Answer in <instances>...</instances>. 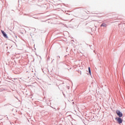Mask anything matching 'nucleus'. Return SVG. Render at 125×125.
<instances>
[{"instance_id": "f03ea898", "label": "nucleus", "mask_w": 125, "mask_h": 125, "mask_svg": "<svg viewBox=\"0 0 125 125\" xmlns=\"http://www.w3.org/2000/svg\"><path fill=\"white\" fill-rule=\"evenodd\" d=\"M115 120L118 122L119 124H121L122 123H123V119H121L120 117L116 118Z\"/></svg>"}, {"instance_id": "f257e3e1", "label": "nucleus", "mask_w": 125, "mask_h": 125, "mask_svg": "<svg viewBox=\"0 0 125 125\" xmlns=\"http://www.w3.org/2000/svg\"><path fill=\"white\" fill-rule=\"evenodd\" d=\"M116 114L119 118H122V117H123V113H122V112L119 110L116 111Z\"/></svg>"}, {"instance_id": "20e7f679", "label": "nucleus", "mask_w": 125, "mask_h": 125, "mask_svg": "<svg viewBox=\"0 0 125 125\" xmlns=\"http://www.w3.org/2000/svg\"><path fill=\"white\" fill-rule=\"evenodd\" d=\"M101 27H107V24H106V23H103L101 25Z\"/></svg>"}, {"instance_id": "39448f33", "label": "nucleus", "mask_w": 125, "mask_h": 125, "mask_svg": "<svg viewBox=\"0 0 125 125\" xmlns=\"http://www.w3.org/2000/svg\"><path fill=\"white\" fill-rule=\"evenodd\" d=\"M88 69L89 74V75H90V76H91V70H90V67H89L88 68Z\"/></svg>"}, {"instance_id": "7ed1b4c3", "label": "nucleus", "mask_w": 125, "mask_h": 125, "mask_svg": "<svg viewBox=\"0 0 125 125\" xmlns=\"http://www.w3.org/2000/svg\"><path fill=\"white\" fill-rule=\"evenodd\" d=\"M1 32L3 37H4V38H6V39H7V38H8L7 35H6V34H5L4 31L1 30Z\"/></svg>"}]
</instances>
